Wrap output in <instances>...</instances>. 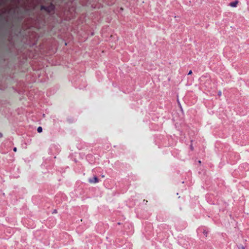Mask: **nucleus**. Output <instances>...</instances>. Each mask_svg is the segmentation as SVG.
<instances>
[{
	"instance_id": "nucleus-12",
	"label": "nucleus",
	"mask_w": 249,
	"mask_h": 249,
	"mask_svg": "<svg viewBox=\"0 0 249 249\" xmlns=\"http://www.w3.org/2000/svg\"><path fill=\"white\" fill-rule=\"evenodd\" d=\"M121 10H123V8H121Z\"/></svg>"
},
{
	"instance_id": "nucleus-6",
	"label": "nucleus",
	"mask_w": 249,
	"mask_h": 249,
	"mask_svg": "<svg viewBox=\"0 0 249 249\" xmlns=\"http://www.w3.org/2000/svg\"><path fill=\"white\" fill-rule=\"evenodd\" d=\"M13 150H14L15 152H16V151H17V148H16V147L14 148Z\"/></svg>"
},
{
	"instance_id": "nucleus-4",
	"label": "nucleus",
	"mask_w": 249,
	"mask_h": 249,
	"mask_svg": "<svg viewBox=\"0 0 249 249\" xmlns=\"http://www.w3.org/2000/svg\"><path fill=\"white\" fill-rule=\"evenodd\" d=\"M37 130L38 133H41L42 131V128L41 126H39Z\"/></svg>"
},
{
	"instance_id": "nucleus-9",
	"label": "nucleus",
	"mask_w": 249,
	"mask_h": 249,
	"mask_svg": "<svg viewBox=\"0 0 249 249\" xmlns=\"http://www.w3.org/2000/svg\"><path fill=\"white\" fill-rule=\"evenodd\" d=\"M2 137V134L0 133V138H1Z\"/></svg>"
},
{
	"instance_id": "nucleus-2",
	"label": "nucleus",
	"mask_w": 249,
	"mask_h": 249,
	"mask_svg": "<svg viewBox=\"0 0 249 249\" xmlns=\"http://www.w3.org/2000/svg\"><path fill=\"white\" fill-rule=\"evenodd\" d=\"M89 182L90 183H96L99 182V179L96 176H94L92 178L89 179Z\"/></svg>"
},
{
	"instance_id": "nucleus-5",
	"label": "nucleus",
	"mask_w": 249,
	"mask_h": 249,
	"mask_svg": "<svg viewBox=\"0 0 249 249\" xmlns=\"http://www.w3.org/2000/svg\"><path fill=\"white\" fill-rule=\"evenodd\" d=\"M192 73V71L191 70H190V71H189V72H188V75H190V74H191Z\"/></svg>"
},
{
	"instance_id": "nucleus-11",
	"label": "nucleus",
	"mask_w": 249,
	"mask_h": 249,
	"mask_svg": "<svg viewBox=\"0 0 249 249\" xmlns=\"http://www.w3.org/2000/svg\"><path fill=\"white\" fill-rule=\"evenodd\" d=\"M240 249H245L244 247H242Z\"/></svg>"
},
{
	"instance_id": "nucleus-1",
	"label": "nucleus",
	"mask_w": 249,
	"mask_h": 249,
	"mask_svg": "<svg viewBox=\"0 0 249 249\" xmlns=\"http://www.w3.org/2000/svg\"><path fill=\"white\" fill-rule=\"evenodd\" d=\"M54 6L51 3L49 6H46L45 5H42L41 6V10H44L48 13H50L53 10Z\"/></svg>"
},
{
	"instance_id": "nucleus-3",
	"label": "nucleus",
	"mask_w": 249,
	"mask_h": 249,
	"mask_svg": "<svg viewBox=\"0 0 249 249\" xmlns=\"http://www.w3.org/2000/svg\"><path fill=\"white\" fill-rule=\"evenodd\" d=\"M238 3V1H235L234 2H231L230 3V5L231 6V7H235L237 6V5Z\"/></svg>"
},
{
	"instance_id": "nucleus-13",
	"label": "nucleus",
	"mask_w": 249,
	"mask_h": 249,
	"mask_svg": "<svg viewBox=\"0 0 249 249\" xmlns=\"http://www.w3.org/2000/svg\"><path fill=\"white\" fill-rule=\"evenodd\" d=\"M198 162H199V163H201V161L200 160H199Z\"/></svg>"
},
{
	"instance_id": "nucleus-7",
	"label": "nucleus",
	"mask_w": 249,
	"mask_h": 249,
	"mask_svg": "<svg viewBox=\"0 0 249 249\" xmlns=\"http://www.w3.org/2000/svg\"><path fill=\"white\" fill-rule=\"evenodd\" d=\"M190 148H191V149L192 150H194V147H193V146L191 145V146H190Z\"/></svg>"
},
{
	"instance_id": "nucleus-8",
	"label": "nucleus",
	"mask_w": 249,
	"mask_h": 249,
	"mask_svg": "<svg viewBox=\"0 0 249 249\" xmlns=\"http://www.w3.org/2000/svg\"><path fill=\"white\" fill-rule=\"evenodd\" d=\"M221 91H219L218 92V95L219 96H221Z\"/></svg>"
},
{
	"instance_id": "nucleus-10",
	"label": "nucleus",
	"mask_w": 249,
	"mask_h": 249,
	"mask_svg": "<svg viewBox=\"0 0 249 249\" xmlns=\"http://www.w3.org/2000/svg\"><path fill=\"white\" fill-rule=\"evenodd\" d=\"M203 233H207V231H205L203 232Z\"/></svg>"
}]
</instances>
